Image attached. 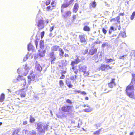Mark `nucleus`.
Returning a JSON list of instances; mask_svg holds the SVG:
<instances>
[{"instance_id":"nucleus-1","label":"nucleus","mask_w":135,"mask_h":135,"mask_svg":"<svg viewBox=\"0 0 135 135\" xmlns=\"http://www.w3.org/2000/svg\"><path fill=\"white\" fill-rule=\"evenodd\" d=\"M36 129L40 133L44 134L45 133V131L47 129V127L45 125L41 122H39L36 124Z\"/></svg>"},{"instance_id":"nucleus-2","label":"nucleus","mask_w":135,"mask_h":135,"mask_svg":"<svg viewBox=\"0 0 135 135\" xmlns=\"http://www.w3.org/2000/svg\"><path fill=\"white\" fill-rule=\"evenodd\" d=\"M134 90L133 86L129 85L127 87L126 91L128 96L131 98H133L134 95Z\"/></svg>"},{"instance_id":"nucleus-3","label":"nucleus","mask_w":135,"mask_h":135,"mask_svg":"<svg viewBox=\"0 0 135 135\" xmlns=\"http://www.w3.org/2000/svg\"><path fill=\"white\" fill-rule=\"evenodd\" d=\"M13 81L14 83H16L18 81H21V83L23 84V85L24 86L26 84V81L25 78L23 76H20V75H19L15 79H13Z\"/></svg>"},{"instance_id":"nucleus-4","label":"nucleus","mask_w":135,"mask_h":135,"mask_svg":"<svg viewBox=\"0 0 135 135\" xmlns=\"http://www.w3.org/2000/svg\"><path fill=\"white\" fill-rule=\"evenodd\" d=\"M79 38L81 43H84L85 45L87 44L86 35L85 34H80L79 35Z\"/></svg>"},{"instance_id":"nucleus-5","label":"nucleus","mask_w":135,"mask_h":135,"mask_svg":"<svg viewBox=\"0 0 135 135\" xmlns=\"http://www.w3.org/2000/svg\"><path fill=\"white\" fill-rule=\"evenodd\" d=\"M44 21L43 18H42L41 19L39 20L37 24V26L39 27V30H40L43 28L44 27Z\"/></svg>"},{"instance_id":"nucleus-6","label":"nucleus","mask_w":135,"mask_h":135,"mask_svg":"<svg viewBox=\"0 0 135 135\" xmlns=\"http://www.w3.org/2000/svg\"><path fill=\"white\" fill-rule=\"evenodd\" d=\"M80 61V60H75L74 61H73L71 62V65L73 66L72 69L73 70V71L75 74H76L78 72V70L75 67H74L73 66L75 64H78Z\"/></svg>"},{"instance_id":"nucleus-7","label":"nucleus","mask_w":135,"mask_h":135,"mask_svg":"<svg viewBox=\"0 0 135 135\" xmlns=\"http://www.w3.org/2000/svg\"><path fill=\"white\" fill-rule=\"evenodd\" d=\"M29 70V69L27 66V65H25L24 68L22 69V74L24 76H26L28 73Z\"/></svg>"},{"instance_id":"nucleus-8","label":"nucleus","mask_w":135,"mask_h":135,"mask_svg":"<svg viewBox=\"0 0 135 135\" xmlns=\"http://www.w3.org/2000/svg\"><path fill=\"white\" fill-rule=\"evenodd\" d=\"M97 49L94 48L93 47L89 50L88 54L90 55H92L94 54H95L97 52Z\"/></svg>"},{"instance_id":"nucleus-9","label":"nucleus","mask_w":135,"mask_h":135,"mask_svg":"<svg viewBox=\"0 0 135 135\" xmlns=\"http://www.w3.org/2000/svg\"><path fill=\"white\" fill-rule=\"evenodd\" d=\"M111 68V67L109 65H105L103 64H101V67L100 68V69L102 70H107Z\"/></svg>"},{"instance_id":"nucleus-10","label":"nucleus","mask_w":135,"mask_h":135,"mask_svg":"<svg viewBox=\"0 0 135 135\" xmlns=\"http://www.w3.org/2000/svg\"><path fill=\"white\" fill-rule=\"evenodd\" d=\"M32 72H33L32 71L30 73V75H31L32 80L35 82L37 81L38 80V76L35 74H33Z\"/></svg>"},{"instance_id":"nucleus-11","label":"nucleus","mask_w":135,"mask_h":135,"mask_svg":"<svg viewBox=\"0 0 135 135\" xmlns=\"http://www.w3.org/2000/svg\"><path fill=\"white\" fill-rule=\"evenodd\" d=\"M71 106H64L62 107L61 109L64 112H68L71 109Z\"/></svg>"},{"instance_id":"nucleus-12","label":"nucleus","mask_w":135,"mask_h":135,"mask_svg":"<svg viewBox=\"0 0 135 135\" xmlns=\"http://www.w3.org/2000/svg\"><path fill=\"white\" fill-rule=\"evenodd\" d=\"M79 72H85L86 70L87 67L86 66H81L80 65H79Z\"/></svg>"},{"instance_id":"nucleus-13","label":"nucleus","mask_w":135,"mask_h":135,"mask_svg":"<svg viewBox=\"0 0 135 135\" xmlns=\"http://www.w3.org/2000/svg\"><path fill=\"white\" fill-rule=\"evenodd\" d=\"M114 79H112L110 82L108 83V85L109 87L111 88L115 86V84L114 82Z\"/></svg>"},{"instance_id":"nucleus-14","label":"nucleus","mask_w":135,"mask_h":135,"mask_svg":"<svg viewBox=\"0 0 135 135\" xmlns=\"http://www.w3.org/2000/svg\"><path fill=\"white\" fill-rule=\"evenodd\" d=\"M70 4L68 2L64 3L61 6V12L62 13L63 12V11L62 9L66 8L68 7L70 5Z\"/></svg>"},{"instance_id":"nucleus-15","label":"nucleus","mask_w":135,"mask_h":135,"mask_svg":"<svg viewBox=\"0 0 135 135\" xmlns=\"http://www.w3.org/2000/svg\"><path fill=\"white\" fill-rule=\"evenodd\" d=\"M49 57L51 59H55L56 57V55L52 51L49 54Z\"/></svg>"},{"instance_id":"nucleus-16","label":"nucleus","mask_w":135,"mask_h":135,"mask_svg":"<svg viewBox=\"0 0 135 135\" xmlns=\"http://www.w3.org/2000/svg\"><path fill=\"white\" fill-rule=\"evenodd\" d=\"M35 68L38 71H41L42 69V67L40 66V65L37 62L36 63Z\"/></svg>"},{"instance_id":"nucleus-17","label":"nucleus","mask_w":135,"mask_h":135,"mask_svg":"<svg viewBox=\"0 0 135 135\" xmlns=\"http://www.w3.org/2000/svg\"><path fill=\"white\" fill-rule=\"evenodd\" d=\"M60 48V47L59 46L55 45L51 47V50L52 51L54 52V51H56L58 50H59Z\"/></svg>"},{"instance_id":"nucleus-18","label":"nucleus","mask_w":135,"mask_h":135,"mask_svg":"<svg viewBox=\"0 0 135 135\" xmlns=\"http://www.w3.org/2000/svg\"><path fill=\"white\" fill-rule=\"evenodd\" d=\"M79 7L78 4L77 3H75V5H74V8H73V12L76 13L77 10L78 9Z\"/></svg>"},{"instance_id":"nucleus-19","label":"nucleus","mask_w":135,"mask_h":135,"mask_svg":"<svg viewBox=\"0 0 135 135\" xmlns=\"http://www.w3.org/2000/svg\"><path fill=\"white\" fill-rule=\"evenodd\" d=\"M71 12L70 11H66L63 15V16L64 17L66 18L69 16H71Z\"/></svg>"},{"instance_id":"nucleus-20","label":"nucleus","mask_w":135,"mask_h":135,"mask_svg":"<svg viewBox=\"0 0 135 135\" xmlns=\"http://www.w3.org/2000/svg\"><path fill=\"white\" fill-rule=\"evenodd\" d=\"M96 2L95 1H94L91 3L90 4L89 6L91 8H95L96 7Z\"/></svg>"},{"instance_id":"nucleus-21","label":"nucleus","mask_w":135,"mask_h":135,"mask_svg":"<svg viewBox=\"0 0 135 135\" xmlns=\"http://www.w3.org/2000/svg\"><path fill=\"white\" fill-rule=\"evenodd\" d=\"M40 48L41 49H43L44 47V41L42 40H41L40 41L39 43Z\"/></svg>"},{"instance_id":"nucleus-22","label":"nucleus","mask_w":135,"mask_h":135,"mask_svg":"<svg viewBox=\"0 0 135 135\" xmlns=\"http://www.w3.org/2000/svg\"><path fill=\"white\" fill-rule=\"evenodd\" d=\"M32 58V56L31 54L28 53L24 57V59H30Z\"/></svg>"},{"instance_id":"nucleus-23","label":"nucleus","mask_w":135,"mask_h":135,"mask_svg":"<svg viewBox=\"0 0 135 135\" xmlns=\"http://www.w3.org/2000/svg\"><path fill=\"white\" fill-rule=\"evenodd\" d=\"M28 50L29 51L34 49V47L31 43H29L28 47Z\"/></svg>"},{"instance_id":"nucleus-24","label":"nucleus","mask_w":135,"mask_h":135,"mask_svg":"<svg viewBox=\"0 0 135 135\" xmlns=\"http://www.w3.org/2000/svg\"><path fill=\"white\" fill-rule=\"evenodd\" d=\"M87 107H88V108L85 109L84 110L85 112H90L92 111L93 109L92 108L89 107V106H88V105H87Z\"/></svg>"},{"instance_id":"nucleus-25","label":"nucleus","mask_w":135,"mask_h":135,"mask_svg":"<svg viewBox=\"0 0 135 135\" xmlns=\"http://www.w3.org/2000/svg\"><path fill=\"white\" fill-rule=\"evenodd\" d=\"M116 30V29L115 28L113 27V26H111L108 31V33L109 35H110L112 32V31H115Z\"/></svg>"},{"instance_id":"nucleus-26","label":"nucleus","mask_w":135,"mask_h":135,"mask_svg":"<svg viewBox=\"0 0 135 135\" xmlns=\"http://www.w3.org/2000/svg\"><path fill=\"white\" fill-rule=\"evenodd\" d=\"M59 51L60 52L59 54L60 56L61 57H63L64 52L63 50L61 48H60L59 49Z\"/></svg>"},{"instance_id":"nucleus-27","label":"nucleus","mask_w":135,"mask_h":135,"mask_svg":"<svg viewBox=\"0 0 135 135\" xmlns=\"http://www.w3.org/2000/svg\"><path fill=\"white\" fill-rule=\"evenodd\" d=\"M5 98V95L4 94H2L0 97V101L2 102H3Z\"/></svg>"},{"instance_id":"nucleus-28","label":"nucleus","mask_w":135,"mask_h":135,"mask_svg":"<svg viewBox=\"0 0 135 135\" xmlns=\"http://www.w3.org/2000/svg\"><path fill=\"white\" fill-rule=\"evenodd\" d=\"M83 30L85 31H88L90 30V28L87 26H84L83 28Z\"/></svg>"},{"instance_id":"nucleus-29","label":"nucleus","mask_w":135,"mask_h":135,"mask_svg":"<svg viewBox=\"0 0 135 135\" xmlns=\"http://www.w3.org/2000/svg\"><path fill=\"white\" fill-rule=\"evenodd\" d=\"M45 9L46 11H52L54 9V8H51L50 6H49L46 8Z\"/></svg>"},{"instance_id":"nucleus-30","label":"nucleus","mask_w":135,"mask_h":135,"mask_svg":"<svg viewBox=\"0 0 135 135\" xmlns=\"http://www.w3.org/2000/svg\"><path fill=\"white\" fill-rule=\"evenodd\" d=\"M135 16V11H134L132 13V15H131L130 18L131 20H133Z\"/></svg>"},{"instance_id":"nucleus-31","label":"nucleus","mask_w":135,"mask_h":135,"mask_svg":"<svg viewBox=\"0 0 135 135\" xmlns=\"http://www.w3.org/2000/svg\"><path fill=\"white\" fill-rule=\"evenodd\" d=\"M107 27H105V28H103L102 29V31L104 35H105L107 33V30L105 29H107Z\"/></svg>"},{"instance_id":"nucleus-32","label":"nucleus","mask_w":135,"mask_h":135,"mask_svg":"<svg viewBox=\"0 0 135 135\" xmlns=\"http://www.w3.org/2000/svg\"><path fill=\"white\" fill-rule=\"evenodd\" d=\"M30 135H35L36 134V132L35 131L32 130L30 131Z\"/></svg>"},{"instance_id":"nucleus-33","label":"nucleus","mask_w":135,"mask_h":135,"mask_svg":"<svg viewBox=\"0 0 135 135\" xmlns=\"http://www.w3.org/2000/svg\"><path fill=\"white\" fill-rule=\"evenodd\" d=\"M20 130L19 129H16L15 131L13 132V135H15V134H17L20 131Z\"/></svg>"},{"instance_id":"nucleus-34","label":"nucleus","mask_w":135,"mask_h":135,"mask_svg":"<svg viewBox=\"0 0 135 135\" xmlns=\"http://www.w3.org/2000/svg\"><path fill=\"white\" fill-rule=\"evenodd\" d=\"M31 75H30V76H29L28 77V83L29 84H30L31 83V80H32V78H31Z\"/></svg>"},{"instance_id":"nucleus-35","label":"nucleus","mask_w":135,"mask_h":135,"mask_svg":"<svg viewBox=\"0 0 135 135\" xmlns=\"http://www.w3.org/2000/svg\"><path fill=\"white\" fill-rule=\"evenodd\" d=\"M77 76L76 75H75V76H72L70 77V79L71 80L75 81L76 79Z\"/></svg>"},{"instance_id":"nucleus-36","label":"nucleus","mask_w":135,"mask_h":135,"mask_svg":"<svg viewBox=\"0 0 135 135\" xmlns=\"http://www.w3.org/2000/svg\"><path fill=\"white\" fill-rule=\"evenodd\" d=\"M27 130L24 129L22 131V133L23 135H27Z\"/></svg>"},{"instance_id":"nucleus-37","label":"nucleus","mask_w":135,"mask_h":135,"mask_svg":"<svg viewBox=\"0 0 135 135\" xmlns=\"http://www.w3.org/2000/svg\"><path fill=\"white\" fill-rule=\"evenodd\" d=\"M35 121V119L33 117L31 116L30 117V121L31 123H33Z\"/></svg>"},{"instance_id":"nucleus-38","label":"nucleus","mask_w":135,"mask_h":135,"mask_svg":"<svg viewBox=\"0 0 135 135\" xmlns=\"http://www.w3.org/2000/svg\"><path fill=\"white\" fill-rule=\"evenodd\" d=\"M44 55H43V54L42 55L40 53H39L38 54V55H37V56H39L40 57H42L44 56ZM37 58V57L36 56H35L34 57V58L36 59V58Z\"/></svg>"},{"instance_id":"nucleus-39","label":"nucleus","mask_w":135,"mask_h":135,"mask_svg":"<svg viewBox=\"0 0 135 135\" xmlns=\"http://www.w3.org/2000/svg\"><path fill=\"white\" fill-rule=\"evenodd\" d=\"M100 129L94 133V135H99L100 134Z\"/></svg>"},{"instance_id":"nucleus-40","label":"nucleus","mask_w":135,"mask_h":135,"mask_svg":"<svg viewBox=\"0 0 135 135\" xmlns=\"http://www.w3.org/2000/svg\"><path fill=\"white\" fill-rule=\"evenodd\" d=\"M20 95L21 97H24L25 96L26 93L25 92L23 91L21 93Z\"/></svg>"},{"instance_id":"nucleus-41","label":"nucleus","mask_w":135,"mask_h":135,"mask_svg":"<svg viewBox=\"0 0 135 135\" xmlns=\"http://www.w3.org/2000/svg\"><path fill=\"white\" fill-rule=\"evenodd\" d=\"M84 75L85 76H88L89 74L88 71H87L86 70L84 72Z\"/></svg>"},{"instance_id":"nucleus-42","label":"nucleus","mask_w":135,"mask_h":135,"mask_svg":"<svg viewBox=\"0 0 135 135\" xmlns=\"http://www.w3.org/2000/svg\"><path fill=\"white\" fill-rule=\"evenodd\" d=\"M116 20L117 21V22L119 23H120V17H119V16H117L116 17Z\"/></svg>"},{"instance_id":"nucleus-43","label":"nucleus","mask_w":135,"mask_h":135,"mask_svg":"<svg viewBox=\"0 0 135 135\" xmlns=\"http://www.w3.org/2000/svg\"><path fill=\"white\" fill-rule=\"evenodd\" d=\"M131 56L135 59V51H133L131 52Z\"/></svg>"},{"instance_id":"nucleus-44","label":"nucleus","mask_w":135,"mask_h":135,"mask_svg":"<svg viewBox=\"0 0 135 135\" xmlns=\"http://www.w3.org/2000/svg\"><path fill=\"white\" fill-rule=\"evenodd\" d=\"M38 40H35V42L36 45V47L37 49L38 46Z\"/></svg>"},{"instance_id":"nucleus-45","label":"nucleus","mask_w":135,"mask_h":135,"mask_svg":"<svg viewBox=\"0 0 135 135\" xmlns=\"http://www.w3.org/2000/svg\"><path fill=\"white\" fill-rule=\"evenodd\" d=\"M51 2V1L50 0H47L45 2V4L47 6L49 5Z\"/></svg>"},{"instance_id":"nucleus-46","label":"nucleus","mask_w":135,"mask_h":135,"mask_svg":"<svg viewBox=\"0 0 135 135\" xmlns=\"http://www.w3.org/2000/svg\"><path fill=\"white\" fill-rule=\"evenodd\" d=\"M133 78L132 79V83H133V81L135 83V75H132Z\"/></svg>"},{"instance_id":"nucleus-47","label":"nucleus","mask_w":135,"mask_h":135,"mask_svg":"<svg viewBox=\"0 0 135 135\" xmlns=\"http://www.w3.org/2000/svg\"><path fill=\"white\" fill-rule=\"evenodd\" d=\"M121 35L123 37H125L126 36V33L124 32H121Z\"/></svg>"},{"instance_id":"nucleus-48","label":"nucleus","mask_w":135,"mask_h":135,"mask_svg":"<svg viewBox=\"0 0 135 135\" xmlns=\"http://www.w3.org/2000/svg\"><path fill=\"white\" fill-rule=\"evenodd\" d=\"M22 69L19 68L17 70V72L18 74H22Z\"/></svg>"},{"instance_id":"nucleus-49","label":"nucleus","mask_w":135,"mask_h":135,"mask_svg":"<svg viewBox=\"0 0 135 135\" xmlns=\"http://www.w3.org/2000/svg\"><path fill=\"white\" fill-rule=\"evenodd\" d=\"M127 55H123V56H121L120 57V59H126L127 58Z\"/></svg>"},{"instance_id":"nucleus-50","label":"nucleus","mask_w":135,"mask_h":135,"mask_svg":"<svg viewBox=\"0 0 135 135\" xmlns=\"http://www.w3.org/2000/svg\"><path fill=\"white\" fill-rule=\"evenodd\" d=\"M125 15V13L124 12H123L122 13H119L118 14V16H119V17L121 16H123Z\"/></svg>"},{"instance_id":"nucleus-51","label":"nucleus","mask_w":135,"mask_h":135,"mask_svg":"<svg viewBox=\"0 0 135 135\" xmlns=\"http://www.w3.org/2000/svg\"><path fill=\"white\" fill-rule=\"evenodd\" d=\"M45 34V32L44 31H43L41 32V39H42L44 36Z\"/></svg>"},{"instance_id":"nucleus-52","label":"nucleus","mask_w":135,"mask_h":135,"mask_svg":"<svg viewBox=\"0 0 135 135\" xmlns=\"http://www.w3.org/2000/svg\"><path fill=\"white\" fill-rule=\"evenodd\" d=\"M113 60H106L105 62L107 63H109L113 61Z\"/></svg>"},{"instance_id":"nucleus-53","label":"nucleus","mask_w":135,"mask_h":135,"mask_svg":"<svg viewBox=\"0 0 135 135\" xmlns=\"http://www.w3.org/2000/svg\"><path fill=\"white\" fill-rule=\"evenodd\" d=\"M59 84L60 86H62L64 85V83L62 80H60L59 81Z\"/></svg>"},{"instance_id":"nucleus-54","label":"nucleus","mask_w":135,"mask_h":135,"mask_svg":"<svg viewBox=\"0 0 135 135\" xmlns=\"http://www.w3.org/2000/svg\"><path fill=\"white\" fill-rule=\"evenodd\" d=\"M66 102L67 103H69L70 104H72V102L69 99H68L66 100Z\"/></svg>"},{"instance_id":"nucleus-55","label":"nucleus","mask_w":135,"mask_h":135,"mask_svg":"<svg viewBox=\"0 0 135 135\" xmlns=\"http://www.w3.org/2000/svg\"><path fill=\"white\" fill-rule=\"evenodd\" d=\"M76 16L75 15H73L72 16L73 20H74L76 18Z\"/></svg>"},{"instance_id":"nucleus-56","label":"nucleus","mask_w":135,"mask_h":135,"mask_svg":"<svg viewBox=\"0 0 135 135\" xmlns=\"http://www.w3.org/2000/svg\"><path fill=\"white\" fill-rule=\"evenodd\" d=\"M117 36L116 34H113L112 36H110V38H111V39H114L115 38H112L113 37H116Z\"/></svg>"},{"instance_id":"nucleus-57","label":"nucleus","mask_w":135,"mask_h":135,"mask_svg":"<svg viewBox=\"0 0 135 135\" xmlns=\"http://www.w3.org/2000/svg\"><path fill=\"white\" fill-rule=\"evenodd\" d=\"M54 26L51 27L50 28V32H52V30H53L54 28Z\"/></svg>"},{"instance_id":"nucleus-58","label":"nucleus","mask_w":135,"mask_h":135,"mask_svg":"<svg viewBox=\"0 0 135 135\" xmlns=\"http://www.w3.org/2000/svg\"><path fill=\"white\" fill-rule=\"evenodd\" d=\"M74 0H70L69 3L70 4H71L74 2Z\"/></svg>"},{"instance_id":"nucleus-59","label":"nucleus","mask_w":135,"mask_h":135,"mask_svg":"<svg viewBox=\"0 0 135 135\" xmlns=\"http://www.w3.org/2000/svg\"><path fill=\"white\" fill-rule=\"evenodd\" d=\"M116 20V19L115 18H112L110 19V21L111 22H114Z\"/></svg>"},{"instance_id":"nucleus-60","label":"nucleus","mask_w":135,"mask_h":135,"mask_svg":"<svg viewBox=\"0 0 135 135\" xmlns=\"http://www.w3.org/2000/svg\"><path fill=\"white\" fill-rule=\"evenodd\" d=\"M100 43V41H96L94 42L95 44H99Z\"/></svg>"},{"instance_id":"nucleus-61","label":"nucleus","mask_w":135,"mask_h":135,"mask_svg":"<svg viewBox=\"0 0 135 135\" xmlns=\"http://www.w3.org/2000/svg\"><path fill=\"white\" fill-rule=\"evenodd\" d=\"M27 121H24L23 124V125H26L27 123Z\"/></svg>"},{"instance_id":"nucleus-62","label":"nucleus","mask_w":135,"mask_h":135,"mask_svg":"<svg viewBox=\"0 0 135 135\" xmlns=\"http://www.w3.org/2000/svg\"><path fill=\"white\" fill-rule=\"evenodd\" d=\"M34 97L35 98V99L37 100H38L39 98L37 95H35Z\"/></svg>"},{"instance_id":"nucleus-63","label":"nucleus","mask_w":135,"mask_h":135,"mask_svg":"<svg viewBox=\"0 0 135 135\" xmlns=\"http://www.w3.org/2000/svg\"><path fill=\"white\" fill-rule=\"evenodd\" d=\"M65 76L64 75L62 74V76L60 78V79H63L65 78Z\"/></svg>"},{"instance_id":"nucleus-64","label":"nucleus","mask_w":135,"mask_h":135,"mask_svg":"<svg viewBox=\"0 0 135 135\" xmlns=\"http://www.w3.org/2000/svg\"><path fill=\"white\" fill-rule=\"evenodd\" d=\"M66 83L69 84V83H70V82L69 81V79L67 80L66 81Z\"/></svg>"}]
</instances>
